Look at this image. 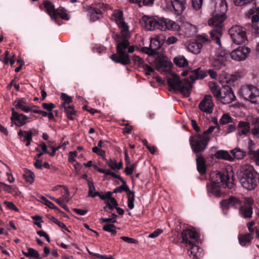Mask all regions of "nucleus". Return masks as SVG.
Returning a JSON list of instances; mask_svg holds the SVG:
<instances>
[{"mask_svg":"<svg viewBox=\"0 0 259 259\" xmlns=\"http://www.w3.org/2000/svg\"><path fill=\"white\" fill-rule=\"evenodd\" d=\"M182 75L188 76L191 80L188 78L181 80L177 75L172 74L171 77L167 78V83L174 90L178 91L186 97H188L190 94L194 81L197 79L204 78L207 76V73L200 68H197L192 70L185 71L182 73Z\"/></svg>","mask_w":259,"mask_h":259,"instance_id":"f257e3e1","label":"nucleus"},{"mask_svg":"<svg viewBox=\"0 0 259 259\" xmlns=\"http://www.w3.org/2000/svg\"><path fill=\"white\" fill-rule=\"evenodd\" d=\"M211 5L214 8V16L208 21V25L212 27L209 33L211 39L221 46L220 37L223 34V22L226 19L227 4L226 0H212Z\"/></svg>","mask_w":259,"mask_h":259,"instance_id":"f03ea898","label":"nucleus"},{"mask_svg":"<svg viewBox=\"0 0 259 259\" xmlns=\"http://www.w3.org/2000/svg\"><path fill=\"white\" fill-rule=\"evenodd\" d=\"M130 37H117L116 42V53L110 56V58L115 63H120L122 65H129L131 63V60L129 53H133L135 51V47L130 45Z\"/></svg>","mask_w":259,"mask_h":259,"instance_id":"7ed1b4c3","label":"nucleus"},{"mask_svg":"<svg viewBox=\"0 0 259 259\" xmlns=\"http://www.w3.org/2000/svg\"><path fill=\"white\" fill-rule=\"evenodd\" d=\"M140 23L142 26L150 31L156 29L161 31L176 30L178 28V24L175 21L164 18L156 19L144 15L140 20Z\"/></svg>","mask_w":259,"mask_h":259,"instance_id":"20e7f679","label":"nucleus"},{"mask_svg":"<svg viewBox=\"0 0 259 259\" xmlns=\"http://www.w3.org/2000/svg\"><path fill=\"white\" fill-rule=\"evenodd\" d=\"M240 182L245 189L251 190L257 186L253 167L249 164L243 165L241 168Z\"/></svg>","mask_w":259,"mask_h":259,"instance_id":"39448f33","label":"nucleus"},{"mask_svg":"<svg viewBox=\"0 0 259 259\" xmlns=\"http://www.w3.org/2000/svg\"><path fill=\"white\" fill-rule=\"evenodd\" d=\"M209 141V136H204L199 133H196L189 139L192 150L197 155L204 151Z\"/></svg>","mask_w":259,"mask_h":259,"instance_id":"423d86ee","label":"nucleus"},{"mask_svg":"<svg viewBox=\"0 0 259 259\" xmlns=\"http://www.w3.org/2000/svg\"><path fill=\"white\" fill-rule=\"evenodd\" d=\"M239 93L245 100L252 104H259V89L256 87L251 84L242 86Z\"/></svg>","mask_w":259,"mask_h":259,"instance_id":"0eeeda50","label":"nucleus"},{"mask_svg":"<svg viewBox=\"0 0 259 259\" xmlns=\"http://www.w3.org/2000/svg\"><path fill=\"white\" fill-rule=\"evenodd\" d=\"M210 179L211 184L219 185L222 183L229 189L234 187V178L233 175L229 176L227 171L222 173L219 171H213L210 174Z\"/></svg>","mask_w":259,"mask_h":259,"instance_id":"6e6552de","label":"nucleus"},{"mask_svg":"<svg viewBox=\"0 0 259 259\" xmlns=\"http://www.w3.org/2000/svg\"><path fill=\"white\" fill-rule=\"evenodd\" d=\"M210 42L205 35H199L196 39L187 41L185 43L187 49L194 54H198L200 53L203 45L208 44Z\"/></svg>","mask_w":259,"mask_h":259,"instance_id":"1a4fd4ad","label":"nucleus"},{"mask_svg":"<svg viewBox=\"0 0 259 259\" xmlns=\"http://www.w3.org/2000/svg\"><path fill=\"white\" fill-rule=\"evenodd\" d=\"M229 34L233 43L241 45L247 41L246 29L238 25H233L229 30Z\"/></svg>","mask_w":259,"mask_h":259,"instance_id":"9d476101","label":"nucleus"},{"mask_svg":"<svg viewBox=\"0 0 259 259\" xmlns=\"http://www.w3.org/2000/svg\"><path fill=\"white\" fill-rule=\"evenodd\" d=\"M228 54L225 50H220L215 56L210 57L209 62L216 69H220L225 66Z\"/></svg>","mask_w":259,"mask_h":259,"instance_id":"9b49d317","label":"nucleus"},{"mask_svg":"<svg viewBox=\"0 0 259 259\" xmlns=\"http://www.w3.org/2000/svg\"><path fill=\"white\" fill-rule=\"evenodd\" d=\"M253 200L250 197H245L244 198L243 204L239 206V213L240 215L247 220L252 217L253 213L252 205Z\"/></svg>","mask_w":259,"mask_h":259,"instance_id":"f8f14e48","label":"nucleus"},{"mask_svg":"<svg viewBox=\"0 0 259 259\" xmlns=\"http://www.w3.org/2000/svg\"><path fill=\"white\" fill-rule=\"evenodd\" d=\"M250 52V49L246 47H239L230 53L231 58L237 61L245 60Z\"/></svg>","mask_w":259,"mask_h":259,"instance_id":"ddd939ff","label":"nucleus"},{"mask_svg":"<svg viewBox=\"0 0 259 259\" xmlns=\"http://www.w3.org/2000/svg\"><path fill=\"white\" fill-rule=\"evenodd\" d=\"M213 107L214 104L211 95H205L198 105L201 111L207 114H210L213 112Z\"/></svg>","mask_w":259,"mask_h":259,"instance_id":"4468645a","label":"nucleus"},{"mask_svg":"<svg viewBox=\"0 0 259 259\" xmlns=\"http://www.w3.org/2000/svg\"><path fill=\"white\" fill-rule=\"evenodd\" d=\"M183 242L188 245L196 243L198 240L197 233L192 230H186L182 233Z\"/></svg>","mask_w":259,"mask_h":259,"instance_id":"2eb2a0df","label":"nucleus"},{"mask_svg":"<svg viewBox=\"0 0 259 259\" xmlns=\"http://www.w3.org/2000/svg\"><path fill=\"white\" fill-rule=\"evenodd\" d=\"M12 116L11 120L13 124H15L17 126H21L25 124L29 118L23 114H19L15 111L14 108H12Z\"/></svg>","mask_w":259,"mask_h":259,"instance_id":"dca6fc26","label":"nucleus"},{"mask_svg":"<svg viewBox=\"0 0 259 259\" xmlns=\"http://www.w3.org/2000/svg\"><path fill=\"white\" fill-rule=\"evenodd\" d=\"M235 99L236 97L232 89L230 88H227L222 91V93L218 100L224 104H228L232 103Z\"/></svg>","mask_w":259,"mask_h":259,"instance_id":"f3484780","label":"nucleus"},{"mask_svg":"<svg viewBox=\"0 0 259 259\" xmlns=\"http://www.w3.org/2000/svg\"><path fill=\"white\" fill-rule=\"evenodd\" d=\"M241 201L234 196H230L228 199H225L220 202L221 207L223 209H228L230 207H234L237 208L241 205Z\"/></svg>","mask_w":259,"mask_h":259,"instance_id":"a211bd4d","label":"nucleus"},{"mask_svg":"<svg viewBox=\"0 0 259 259\" xmlns=\"http://www.w3.org/2000/svg\"><path fill=\"white\" fill-rule=\"evenodd\" d=\"M180 29L182 31L185 36L187 37H192L196 34L197 31V27L189 23H185L181 26L178 25V28L176 30Z\"/></svg>","mask_w":259,"mask_h":259,"instance_id":"6ab92c4d","label":"nucleus"},{"mask_svg":"<svg viewBox=\"0 0 259 259\" xmlns=\"http://www.w3.org/2000/svg\"><path fill=\"white\" fill-rule=\"evenodd\" d=\"M170 3L175 13L177 15L182 14L186 8L187 0H170Z\"/></svg>","mask_w":259,"mask_h":259,"instance_id":"aec40b11","label":"nucleus"},{"mask_svg":"<svg viewBox=\"0 0 259 259\" xmlns=\"http://www.w3.org/2000/svg\"><path fill=\"white\" fill-rule=\"evenodd\" d=\"M188 254L193 259H199L202 256V251L196 243L189 245Z\"/></svg>","mask_w":259,"mask_h":259,"instance_id":"412c9836","label":"nucleus"},{"mask_svg":"<svg viewBox=\"0 0 259 259\" xmlns=\"http://www.w3.org/2000/svg\"><path fill=\"white\" fill-rule=\"evenodd\" d=\"M238 135L240 136H247L249 134L250 131V123L248 122L240 121L239 122L237 126Z\"/></svg>","mask_w":259,"mask_h":259,"instance_id":"4be33fe9","label":"nucleus"},{"mask_svg":"<svg viewBox=\"0 0 259 259\" xmlns=\"http://www.w3.org/2000/svg\"><path fill=\"white\" fill-rule=\"evenodd\" d=\"M43 4L47 13L50 15L52 19L56 21V9H55L54 5L49 1H45Z\"/></svg>","mask_w":259,"mask_h":259,"instance_id":"5701e85b","label":"nucleus"},{"mask_svg":"<svg viewBox=\"0 0 259 259\" xmlns=\"http://www.w3.org/2000/svg\"><path fill=\"white\" fill-rule=\"evenodd\" d=\"M32 135L33 133L31 130L26 131L20 130L18 133V135L20 138L21 139L23 137L22 141L23 142H26V146H29L30 145L31 142L32 141Z\"/></svg>","mask_w":259,"mask_h":259,"instance_id":"b1692460","label":"nucleus"},{"mask_svg":"<svg viewBox=\"0 0 259 259\" xmlns=\"http://www.w3.org/2000/svg\"><path fill=\"white\" fill-rule=\"evenodd\" d=\"M13 105L16 109H19L26 113L31 110V108L26 105V102L23 99H17L14 102Z\"/></svg>","mask_w":259,"mask_h":259,"instance_id":"393cba45","label":"nucleus"},{"mask_svg":"<svg viewBox=\"0 0 259 259\" xmlns=\"http://www.w3.org/2000/svg\"><path fill=\"white\" fill-rule=\"evenodd\" d=\"M252 239L253 235L251 233L239 234L238 235L239 242L241 246L249 245V244H250Z\"/></svg>","mask_w":259,"mask_h":259,"instance_id":"a878e982","label":"nucleus"},{"mask_svg":"<svg viewBox=\"0 0 259 259\" xmlns=\"http://www.w3.org/2000/svg\"><path fill=\"white\" fill-rule=\"evenodd\" d=\"M117 24L121 30L120 34L118 35L117 37H126V38L130 37L129 26L127 23H126L123 20Z\"/></svg>","mask_w":259,"mask_h":259,"instance_id":"bb28decb","label":"nucleus"},{"mask_svg":"<svg viewBox=\"0 0 259 259\" xmlns=\"http://www.w3.org/2000/svg\"><path fill=\"white\" fill-rule=\"evenodd\" d=\"M196 164L199 173L203 174L206 172L205 160L202 156L197 155Z\"/></svg>","mask_w":259,"mask_h":259,"instance_id":"cd10ccee","label":"nucleus"},{"mask_svg":"<svg viewBox=\"0 0 259 259\" xmlns=\"http://www.w3.org/2000/svg\"><path fill=\"white\" fill-rule=\"evenodd\" d=\"M252 128L251 132L253 136L259 138V117H252L251 120Z\"/></svg>","mask_w":259,"mask_h":259,"instance_id":"c85d7f7f","label":"nucleus"},{"mask_svg":"<svg viewBox=\"0 0 259 259\" xmlns=\"http://www.w3.org/2000/svg\"><path fill=\"white\" fill-rule=\"evenodd\" d=\"M88 14L92 21H95L99 19V15L101 14L100 9L96 8L90 7L88 10Z\"/></svg>","mask_w":259,"mask_h":259,"instance_id":"c756f323","label":"nucleus"},{"mask_svg":"<svg viewBox=\"0 0 259 259\" xmlns=\"http://www.w3.org/2000/svg\"><path fill=\"white\" fill-rule=\"evenodd\" d=\"M209 88L213 96L218 100L222 93L220 86L217 83L211 82L209 83Z\"/></svg>","mask_w":259,"mask_h":259,"instance_id":"7c9ffc66","label":"nucleus"},{"mask_svg":"<svg viewBox=\"0 0 259 259\" xmlns=\"http://www.w3.org/2000/svg\"><path fill=\"white\" fill-rule=\"evenodd\" d=\"M64 190L65 191V195L64 196L60 197L59 198H55L53 197H50V198L55 201L56 203H57L59 205H61L63 203H66L69 202V192L68 189L65 187H64Z\"/></svg>","mask_w":259,"mask_h":259,"instance_id":"2f4dec72","label":"nucleus"},{"mask_svg":"<svg viewBox=\"0 0 259 259\" xmlns=\"http://www.w3.org/2000/svg\"><path fill=\"white\" fill-rule=\"evenodd\" d=\"M61 108L62 109H64V111L66 112L67 117L71 120H74L73 117V115L76 114V111L74 109L73 106H66L65 104H62L61 105Z\"/></svg>","mask_w":259,"mask_h":259,"instance_id":"473e14b6","label":"nucleus"},{"mask_svg":"<svg viewBox=\"0 0 259 259\" xmlns=\"http://www.w3.org/2000/svg\"><path fill=\"white\" fill-rule=\"evenodd\" d=\"M230 152L233 155L234 157L238 160L243 159L246 154V152L239 148H235V149L231 150Z\"/></svg>","mask_w":259,"mask_h":259,"instance_id":"72a5a7b5","label":"nucleus"},{"mask_svg":"<svg viewBox=\"0 0 259 259\" xmlns=\"http://www.w3.org/2000/svg\"><path fill=\"white\" fill-rule=\"evenodd\" d=\"M208 192L217 197H220L221 192L219 185L211 184L210 186L207 185Z\"/></svg>","mask_w":259,"mask_h":259,"instance_id":"f704fd0d","label":"nucleus"},{"mask_svg":"<svg viewBox=\"0 0 259 259\" xmlns=\"http://www.w3.org/2000/svg\"><path fill=\"white\" fill-rule=\"evenodd\" d=\"M215 156L219 159H223L225 160L231 161L233 158L228 152L224 150H219L215 154Z\"/></svg>","mask_w":259,"mask_h":259,"instance_id":"c9c22d12","label":"nucleus"},{"mask_svg":"<svg viewBox=\"0 0 259 259\" xmlns=\"http://www.w3.org/2000/svg\"><path fill=\"white\" fill-rule=\"evenodd\" d=\"M174 62L175 64L180 67H184L188 65V62L187 60L184 56H178L174 59Z\"/></svg>","mask_w":259,"mask_h":259,"instance_id":"e433bc0d","label":"nucleus"},{"mask_svg":"<svg viewBox=\"0 0 259 259\" xmlns=\"http://www.w3.org/2000/svg\"><path fill=\"white\" fill-rule=\"evenodd\" d=\"M22 253L24 255L27 257H34L35 258H39V253L35 249L32 248H28V251L25 252L22 251Z\"/></svg>","mask_w":259,"mask_h":259,"instance_id":"4c0bfd02","label":"nucleus"},{"mask_svg":"<svg viewBox=\"0 0 259 259\" xmlns=\"http://www.w3.org/2000/svg\"><path fill=\"white\" fill-rule=\"evenodd\" d=\"M23 176L27 182L29 183L30 184H32L33 183L35 175L34 173L31 170L27 168H25Z\"/></svg>","mask_w":259,"mask_h":259,"instance_id":"58836bf2","label":"nucleus"},{"mask_svg":"<svg viewBox=\"0 0 259 259\" xmlns=\"http://www.w3.org/2000/svg\"><path fill=\"white\" fill-rule=\"evenodd\" d=\"M112 16L114 17L116 23H120L123 20V12L119 10H115L114 11Z\"/></svg>","mask_w":259,"mask_h":259,"instance_id":"ea45409f","label":"nucleus"},{"mask_svg":"<svg viewBox=\"0 0 259 259\" xmlns=\"http://www.w3.org/2000/svg\"><path fill=\"white\" fill-rule=\"evenodd\" d=\"M128 196L127 205L130 209H132L134 207L135 194L133 191L130 190L127 193Z\"/></svg>","mask_w":259,"mask_h":259,"instance_id":"a19ab883","label":"nucleus"},{"mask_svg":"<svg viewBox=\"0 0 259 259\" xmlns=\"http://www.w3.org/2000/svg\"><path fill=\"white\" fill-rule=\"evenodd\" d=\"M0 187L2 188L5 191L13 194H17L18 192V189L16 188H14L11 185H8L3 183L0 182Z\"/></svg>","mask_w":259,"mask_h":259,"instance_id":"79ce46f5","label":"nucleus"},{"mask_svg":"<svg viewBox=\"0 0 259 259\" xmlns=\"http://www.w3.org/2000/svg\"><path fill=\"white\" fill-rule=\"evenodd\" d=\"M58 16L64 20H68L69 19L66 11L63 8L60 7L56 9V18Z\"/></svg>","mask_w":259,"mask_h":259,"instance_id":"37998d69","label":"nucleus"},{"mask_svg":"<svg viewBox=\"0 0 259 259\" xmlns=\"http://www.w3.org/2000/svg\"><path fill=\"white\" fill-rule=\"evenodd\" d=\"M47 217L50 220H51L53 222L57 224L59 227L60 228L64 229L65 230L67 231L68 232H69V231L68 230L67 228L65 226V225L62 222L59 221L58 220H57L56 218L54 217L52 215H51L50 214H47Z\"/></svg>","mask_w":259,"mask_h":259,"instance_id":"c03bdc74","label":"nucleus"},{"mask_svg":"<svg viewBox=\"0 0 259 259\" xmlns=\"http://www.w3.org/2000/svg\"><path fill=\"white\" fill-rule=\"evenodd\" d=\"M161 44L154 38L151 40L150 46L155 54L161 46Z\"/></svg>","mask_w":259,"mask_h":259,"instance_id":"a18cd8bd","label":"nucleus"},{"mask_svg":"<svg viewBox=\"0 0 259 259\" xmlns=\"http://www.w3.org/2000/svg\"><path fill=\"white\" fill-rule=\"evenodd\" d=\"M105 203L110 210H112L118 205V203L114 198H112L111 199L106 200Z\"/></svg>","mask_w":259,"mask_h":259,"instance_id":"49530a36","label":"nucleus"},{"mask_svg":"<svg viewBox=\"0 0 259 259\" xmlns=\"http://www.w3.org/2000/svg\"><path fill=\"white\" fill-rule=\"evenodd\" d=\"M115 228V226L113 224H106L103 227V229L104 231L110 232L115 235L116 234Z\"/></svg>","mask_w":259,"mask_h":259,"instance_id":"de8ad7c7","label":"nucleus"},{"mask_svg":"<svg viewBox=\"0 0 259 259\" xmlns=\"http://www.w3.org/2000/svg\"><path fill=\"white\" fill-rule=\"evenodd\" d=\"M232 118L229 114H224L220 120V123L226 124L232 121Z\"/></svg>","mask_w":259,"mask_h":259,"instance_id":"09e8293b","label":"nucleus"},{"mask_svg":"<svg viewBox=\"0 0 259 259\" xmlns=\"http://www.w3.org/2000/svg\"><path fill=\"white\" fill-rule=\"evenodd\" d=\"M248 154L253 157L256 161V163L259 165V149L257 151L249 150L248 151Z\"/></svg>","mask_w":259,"mask_h":259,"instance_id":"8fccbe9b","label":"nucleus"},{"mask_svg":"<svg viewBox=\"0 0 259 259\" xmlns=\"http://www.w3.org/2000/svg\"><path fill=\"white\" fill-rule=\"evenodd\" d=\"M130 190L128 187L125 183V184H123L122 185L115 188L113 190V193H121L123 191L127 193Z\"/></svg>","mask_w":259,"mask_h":259,"instance_id":"3c124183","label":"nucleus"},{"mask_svg":"<svg viewBox=\"0 0 259 259\" xmlns=\"http://www.w3.org/2000/svg\"><path fill=\"white\" fill-rule=\"evenodd\" d=\"M42 200H43L45 205H46L49 208L55 209L56 210H57L58 211H60L59 208H58L54 203L47 199L46 198L42 197Z\"/></svg>","mask_w":259,"mask_h":259,"instance_id":"603ef678","label":"nucleus"},{"mask_svg":"<svg viewBox=\"0 0 259 259\" xmlns=\"http://www.w3.org/2000/svg\"><path fill=\"white\" fill-rule=\"evenodd\" d=\"M167 66V62L162 59L158 60L156 62V67L158 70L165 67Z\"/></svg>","mask_w":259,"mask_h":259,"instance_id":"864d4df0","label":"nucleus"},{"mask_svg":"<svg viewBox=\"0 0 259 259\" xmlns=\"http://www.w3.org/2000/svg\"><path fill=\"white\" fill-rule=\"evenodd\" d=\"M254 0H234V3L236 6H242L253 3Z\"/></svg>","mask_w":259,"mask_h":259,"instance_id":"5fc2aeb1","label":"nucleus"},{"mask_svg":"<svg viewBox=\"0 0 259 259\" xmlns=\"http://www.w3.org/2000/svg\"><path fill=\"white\" fill-rule=\"evenodd\" d=\"M203 0H192L193 8L197 10L201 8L202 5Z\"/></svg>","mask_w":259,"mask_h":259,"instance_id":"6e6d98bb","label":"nucleus"},{"mask_svg":"<svg viewBox=\"0 0 259 259\" xmlns=\"http://www.w3.org/2000/svg\"><path fill=\"white\" fill-rule=\"evenodd\" d=\"M10 52L8 51H5L4 56H2L0 58V61L3 62L5 64L7 65L9 61Z\"/></svg>","mask_w":259,"mask_h":259,"instance_id":"4d7b16f0","label":"nucleus"},{"mask_svg":"<svg viewBox=\"0 0 259 259\" xmlns=\"http://www.w3.org/2000/svg\"><path fill=\"white\" fill-rule=\"evenodd\" d=\"M61 98L64 102L63 104H69L72 102V98L65 93H62Z\"/></svg>","mask_w":259,"mask_h":259,"instance_id":"13d9d810","label":"nucleus"},{"mask_svg":"<svg viewBox=\"0 0 259 259\" xmlns=\"http://www.w3.org/2000/svg\"><path fill=\"white\" fill-rule=\"evenodd\" d=\"M42 107L44 109L48 111V112H51L52 111V110L56 107V106L52 103H44L42 104Z\"/></svg>","mask_w":259,"mask_h":259,"instance_id":"bf43d9fd","label":"nucleus"},{"mask_svg":"<svg viewBox=\"0 0 259 259\" xmlns=\"http://www.w3.org/2000/svg\"><path fill=\"white\" fill-rule=\"evenodd\" d=\"M133 60L135 64L138 65L140 67H142L144 63L143 59L136 55L133 56Z\"/></svg>","mask_w":259,"mask_h":259,"instance_id":"052dcab7","label":"nucleus"},{"mask_svg":"<svg viewBox=\"0 0 259 259\" xmlns=\"http://www.w3.org/2000/svg\"><path fill=\"white\" fill-rule=\"evenodd\" d=\"M120 238L124 242L130 244H137L138 243V241L133 238H130L126 236H122Z\"/></svg>","mask_w":259,"mask_h":259,"instance_id":"680f3d73","label":"nucleus"},{"mask_svg":"<svg viewBox=\"0 0 259 259\" xmlns=\"http://www.w3.org/2000/svg\"><path fill=\"white\" fill-rule=\"evenodd\" d=\"M4 203L6 205L7 207L11 210L18 212L19 209L12 202L5 201Z\"/></svg>","mask_w":259,"mask_h":259,"instance_id":"e2e57ef3","label":"nucleus"},{"mask_svg":"<svg viewBox=\"0 0 259 259\" xmlns=\"http://www.w3.org/2000/svg\"><path fill=\"white\" fill-rule=\"evenodd\" d=\"M142 52L145 53L149 55L153 56L155 55L154 51L152 50L150 46L149 47H143L141 49Z\"/></svg>","mask_w":259,"mask_h":259,"instance_id":"0e129e2a","label":"nucleus"},{"mask_svg":"<svg viewBox=\"0 0 259 259\" xmlns=\"http://www.w3.org/2000/svg\"><path fill=\"white\" fill-rule=\"evenodd\" d=\"M142 67L145 70H147V72H145V74L148 75L150 74L151 72L154 71L153 69L147 64L144 63Z\"/></svg>","mask_w":259,"mask_h":259,"instance_id":"69168bd1","label":"nucleus"},{"mask_svg":"<svg viewBox=\"0 0 259 259\" xmlns=\"http://www.w3.org/2000/svg\"><path fill=\"white\" fill-rule=\"evenodd\" d=\"M142 67L145 70H147V72H145V74L148 75L150 74L151 72L154 71L153 69L147 64L144 63Z\"/></svg>","mask_w":259,"mask_h":259,"instance_id":"338daca9","label":"nucleus"},{"mask_svg":"<svg viewBox=\"0 0 259 259\" xmlns=\"http://www.w3.org/2000/svg\"><path fill=\"white\" fill-rule=\"evenodd\" d=\"M154 38L157 40L161 45H162L164 42H166V37L162 34L158 35Z\"/></svg>","mask_w":259,"mask_h":259,"instance_id":"774afa93","label":"nucleus"}]
</instances>
